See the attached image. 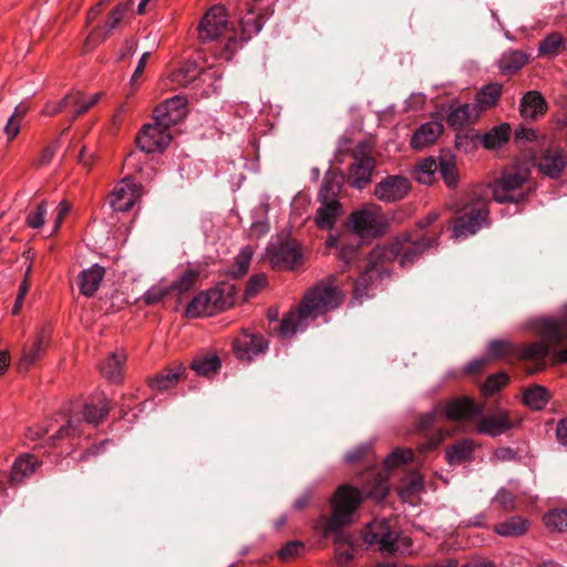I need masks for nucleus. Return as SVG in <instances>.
Returning a JSON list of instances; mask_svg holds the SVG:
<instances>
[{
  "label": "nucleus",
  "instance_id": "1",
  "mask_svg": "<svg viewBox=\"0 0 567 567\" xmlns=\"http://www.w3.org/2000/svg\"><path fill=\"white\" fill-rule=\"evenodd\" d=\"M361 502L360 491L350 485H341L334 493L332 515L323 527V535L333 537L339 565H347L353 558L354 546L351 537L343 532V527L352 523Z\"/></svg>",
  "mask_w": 567,
  "mask_h": 567
},
{
  "label": "nucleus",
  "instance_id": "2",
  "mask_svg": "<svg viewBox=\"0 0 567 567\" xmlns=\"http://www.w3.org/2000/svg\"><path fill=\"white\" fill-rule=\"evenodd\" d=\"M336 278L330 276L309 288L297 310L288 312L281 320L282 336L293 334L307 318H317L340 307L344 300L343 292L334 284Z\"/></svg>",
  "mask_w": 567,
  "mask_h": 567
},
{
  "label": "nucleus",
  "instance_id": "3",
  "mask_svg": "<svg viewBox=\"0 0 567 567\" xmlns=\"http://www.w3.org/2000/svg\"><path fill=\"white\" fill-rule=\"evenodd\" d=\"M426 244L420 238L413 239L411 235L398 236L389 246H378L370 252L365 271L354 282L353 298L361 302L368 296V288L373 279L374 272L382 271V264L399 259L402 267L411 265L419 258Z\"/></svg>",
  "mask_w": 567,
  "mask_h": 567
},
{
  "label": "nucleus",
  "instance_id": "4",
  "mask_svg": "<svg viewBox=\"0 0 567 567\" xmlns=\"http://www.w3.org/2000/svg\"><path fill=\"white\" fill-rule=\"evenodd\" d=\"M539 341L524 344L518 350L522 359L544 361L555 350L558 361L567 363V311L561 319L542 318L532 322Z\"/></svg>",
  "mask_w": 567,
  "mask_h": 567
},
{
  "label": "nucleus",
  "instance_id": "5",
  "mask_svg": "<svg viewBox=\"0 0 567 567\" xmlns=\"http://www.w3.org/2000/svg\"><path fill=\"white\" fill-rule=\"evenodd\" d=\"M485 405L470 396H455L447 401L445 413L452 421H468L478 417L477 431L489 436H498L513 429L516 423L505 410L483 415Z\"/></svg>",
  "mask_w": 567,
  "mask_h": 567
},
{
  "label": "nucleus",
  "instance_id": "6",
  "mask_svg": "<svg viewBox=\"0 0 567 567\" xmlns=\"http://www.w3.org/2000/svg\"><path fill=\"white\" fill-rule=\"evenodd\" d=\"M197 33L203 44L219 43L218 54L226 60H230L239 47L236 31L229 25L223 6H214L205 13L197 27Z\"/></svg>",
  "mask_w": 567,
  "mask_h": 567
},
{
  "label": "nucleus",
  "instance_id": "7",
  "mask_svg": "<svg viewBox=\"0 0 567 567\" xmlns=\"http://www.w3.org/2000/svg\"><path fill=\"white\" fill-rule=\"evenodd\" d=\"M363 540L369 546H377L382 555H404L412 546L411 538L404 536L396 519L374 518L363 532Z\"/></svg>",
  "mask_w": 567,
  "mask_h": 567
},
{
  "label": "nucleus",
  "instance_id": "8",
  "mask_svg": "<svg viewBox=\"0 0 567 567\" xmlns=\"http://www.w3.org/2000/svg\"><path fill=\"white\" fill-rule=\"evenodd\" d=\"M347 227L361 239L377 238L386 230V218L375 206L351 213Z\"/></svg>",
  "mask_w": 567,
  "mask_h": 567
},
{
  "label": "nucleus",
  "instance_id": "9",
  "mask_svg": "<svg viewBox=\"0 0 567 567\" xmlns=\"http://www.w3.org/2000/svg\"><path fill=\"white\" fill-rule=\"evenodd\" d=\"M527 179V173L513 169L505 172L493 185L494 199L501 204L524 202L527 194L522 190V187Z\"/></svg>",
  "mask_w": 567,
  "mask_h": 567
},
{
  "label": "nucleus",
  "instance_id": "10",
  "mask_svg": "<svg viewBox=\"0 0 567 567\" xmlns=\"http://www.w3.org/2000/svg\"><path fill=\"white\" fill-rule=\"evenodd\" d=\"M487 213V202L483 198H477L467 204L455 219L454 236L466 238L476 234L486 219Z\"/></svg>",
  "mask_w": 567,
  "mask_h": 567
},
{
  "label": "nucleus",
  "instance_id": "11",
  "mask_svg": "<svg viewBox=\"0 0 567 567\" xmlns=\"http://www.w3.org/2000/svg\"><path fill=\"white\" fill-rule=\"evenodd\" d=\"M446 406L447 402L445 404L440 403L435 411L422 415L417 421L416 431L424 436L423 441L417 444V450L421 454L437 447L446 436L443 430L435 426L439 414L449 419L445 413Z\"/></svg>",
  "mask_w": 567,
  "mask_h": 567
},
{
  "label": "nucleus",
  "instance_id": "12",
  "mask_svg": "<svg viewBox=\"0 0 567 567\" xmlns=\"http://www.w3.org/2000/svg\"><path fill=\"white\" fill-rule=\"evenodd\" d=\"M169 128L171 126L161 125L158 121H154L152 124H145L136 135V146L145 153L165 151L173 140Z\"/></svg>",
  "mask_w": 567,
  "mask_h": 567
},
{
  "label": "nucleus",
  "instance_id": "13",
  "mask_svg": "<svg viewBox=\"0 0 567 567\" xmlns=\"http://www.w3.org/2000/svg\"><path fill=\"white\" fill-rule=\"evenodd\" d=\"M354 159L349 171V184L357 188H363L371 182V175L375 167V159L370 154L369 146L360 143L352 152Z\"/></svg>",
  "mask_w": 567,
  "mask_h": 567
},
{
  "label": "nucleus",
  "instance_id": "14",
  "mask_svg": "<svg viewBox=\"0 0 567 567\" xmlns=\"http://www.w3.org/2000/svg\"><path fill=\"white\" fill-rule=\"evenodd\" d=\"M132 4L133 0H128L127 2L118 3L114 9H112L107 14L104 24L96 25L91 31L85 40V47H95L104 42L123 20L126 12L132 8Z\"/></svg>",
  "mask_w": 567,
  "mask_h": 567
},
{
  "label": "nucleus",
  "instance_id": "15",
  "mask_svg": "<svg viewBox=\"0 0 567 567\" xmlns=\"http://www.w3.org/2000/svg\"><path fill=\"white\" fill-rule=\"evenodd\" d=\"M186 114V100L182 96H174L155 107L153 118L158 121L161 125L172 127L181 123Z\"/></svg>",
  "mask_w": 567,
  "mask_h": 567
},
{
  "label": "nucleus",
  "instance_id": "16",
  "mask_svg": "<svg viewBox=\"0 0 567 567\" xmlns=\"http://www.w3.org/2000/svg\"><path fill=\"white\" fill-rule=\"evenodd\" d=\"M142 186L130 183L127 178L118 183L109 196L110 206L116 212L130 210L142 196Z\"/></svg>",
  "mask_w": 567,
  "mask_h": 567
},
{
  "label": "nucleus",
  "instance_id": "17",
  "mask_svg": "<svg viewBox=\"0 0 567 567\" xmlns=\"http://www.w3.org/2000/svg\"><path fill=\"white\" fill-rule=\"evenodd\" d=\"M270 262L274 267L293 268L300 262L302 255L295 239H286L269 249Z\"/></svg>",
  "mask_w": 567,
  "mask_h": 567
},
{
  "label": "nucleus",
  "instance_id": "18",
  "mask_svg": "<svg viewBox=\"0 0 567 567\" xmlns=\"http://www.w3.org/2000/svg\"><path fill=\"white\" fill-rule=\"evenodd\" d=\"M411 188L410 181L404 176H388L374 189V195L383 202H398L404 198Z\"/></svg>",
  "mask_w": 567,
  "mask_h": 567
},
{
  "label": "nucleus",
  "instance_id": "19",
  "mask_svg": "<svg viewBox=\"0 0 567 567\" xmlns=\"http://www.w3.org/2000/svg\"><path fill=\"white\" fill-rule=\"evenodd\" d=\"M102 95L103 93L99 92L94 95L86 96L82 91H72L59 102V110H70L72 113L70 123H73L78 117L93 107Z\"/></svg>",
  "mask_w": 567,
  "mask_h": 567
},
{
  "label": "nucleus",
  "instance_id": "20",
  "mask_svg": "<svg viewBox=\"0 0 567 567\" xmlns=\"http://www.w3.org/2000/svg\"><path fill=\"white\" fill-rule=\"evenodd\" d=\"M567 165V154L560 147H549L542 152L537 166L550 178H558Z\"/></svg>",
  "mask_w": 567,
  "mask_h": 567
},
{
  "label": "nucleus",
  "instance_id": "21",
  "mask_svg": "<svg viewBox=\"0 0 567 567\" xmlns=\"http://www.w3.org/2000/svg\"><path fill=\"white\" fill-rule=\"evenodd\" d=\"M267 347L268 342L261 334L245 333L233 343V350L240 361H250L254 355L265 352Z\"/></svg>",
  "mask_w": 567,
  "mask_h": 567
},
{
  "label": "nucleus",
  "instance_id": "22",
  "mask_svg": "<svg viewBox=\"0 0 567 567\" xmlns=\"http://www.w3.org/2000/svg\"><path fill=\"white\" fill-rule=\"evenodd\" d=\"M218 302V293L213 291V289L200 292L188 303L186 313L189 317L213 316L221 311L217 307Z\"/></svg>",
  "mask_w": 567,
  "mask_h": 567
},
{
  "label": "nucleus",
  "instance_id": "23",
  "mask_svg": "<svg viewBox=\"0 0 567 567\" xmlns=\"http://www.w3.org/2000/svg\"><path fill=\"white\" fill-rule=\"evenodd\" d=\"M47 342L43 333L29 340L22 349L21 358L18 362L20 372L28 371L45 352Z\"/></svg>",
  "mask_w": 567,
  "mask_h": 567
},
{
  "label": "nucleus",
  "instance_id": "24",
  "mask_svg": "<svg viewBox=\"0 0 567 567\" xmlns=\"http://www.w3.org/2000/svg\"><path fill=\"white\" fill-rule=\"evenodd\" d=\"M104 275L105 269L99 264L93 265L89 269L82 270L76 278L80 292L87 298L93 297L99 289Z\"/></svg>",
  "mask_w": 567,
  "mask_h": 567
},
{
  "label": "nucleus",
  "instance_id": "25",
  "mask_svg": "<svg viewBox=\"0 0 567 567\" xmlns=\"http://www.w3.org/2000/svg\"><path fill=\"white\" fill-rule=\"evenodd\" d=\"M319 200L320 206L317 209L315 223L317 227L322 230L331 229L341 213V205L338 200H328L324 198H319Z\"/></svg>",
  "mask_w": 567,
  "mask_h": 567
},
{
  "label": "nucleus",
  "instance_id": "26",
  "mask_svg": "<svg viewBox=\"0 0 567 567\" xmlns=\"http://www.w3.org/2000/svg\"><path fill=\"white\" fill-rule=\"evenodd\" d=\"M443 125L441 122L432 121L421 125L413 134L411 146L414 150H422L425 146L434 143L442 134Z\"/></svg>",
  "mask_w": 567,
  "mask_h": 567
},
{
  "label": "nucleus",
  "instance_id": "27",
  "mask_svg": "<svg viewBox=\"0 0 567 567\" xmlns=\"http://www.w3.org/2000/svg\"><path fill=\"white\" fill-rule=\"evenodd\" d=\"M40 465L33 455L18 457L11 468L10 482L12 485L20 484L25 477L32 475Z\"/></svg>",
  "mask_w": 567,
  "mask_h": 567
},
{
  "label": "nucleus",
  "instance_id": "28",
  "mask_svg": "<svg viewBox=\"0 0 567 567\" xmlns=\"http://www.w3.org/2000/svg\"><path fill=\"white\" fill-rule=\"evenodd\" d=\"M547 109L545 99L537 91L527 92L520 102V114L525 118H535Z\"/></svg>",
  "mask_w": 567,
  "mask_h": 567
},
{
  "label": "nucleus",
  "instance_id": "29",
  "mask_svg": "<svg viewBox=\"0 0 567 567\" xmlns=\"http://www.w3.org/2000/svg\"><path fill=\"white\" fill-rule=\"evenodd\" d=\"M344 175L341 171L330 168L323 179V184L319 192V198L338 200L337 196L342 188Z\"/></svg>",
  "mask_w": 567,
  "mask_h": 567
},
{
  "label": "nucleus",
  "instance_id": "30",
  "mask_svg": "<svg viewBox=\"0 0 567 567\" xmlns=\"http://www.w3.org/2000/svg\"><path fill=\"white\" fill-rule=\"evenodd\" d=\"M109 413V402L105 396L92 399L83 405L82 414L84 421L97 425L102 422Z\"/></svg>",
  "mask_w": 567,
  "mask_h": 567
},
{
  "label": "nucleus",
  "instance_id": "31",
  "mask_svg": "<svg viewBox=\"0 0 567 567\" xmlns=\"http://www.w3.org/2000/svg\"><path fill=\"white\" fill-rule=\"evenodd\" d=\"M480 116V110L476 104H463L451 112L447 116V123L454 128L471 124Z\"/></svg>",
  "mask_w": 567,
  "mask_h": 567
},
{
  "label": "nucleus",
  "instance_id": "32",
  "mask_svg": "<svg viewBox=\"0 0 567 567\" xmlns=\"http://www.w3.org/2000/svg\"><path fill=\"white\" fill-rule=\"evenodd\" d=\"M185 372V367L181 363L165 369L150 381V385L155 390H167L176 384Z\"/></svg>",
  "mask_w": 567,
  "mask_h": 567
},
{
  "label": "nucleus",
  "instance_id": "33",
  "mask_svg": "<svg viewBox=\"0 0 567 567\" xmlns=\"http://www.w3.org/2000/svg\"><path fill=\"white\" fill-rule=\"evenodd\" d=\"M528 522L520 516H513L494 526V530L505 537H518L526 533Z\"/></svg>",
  "mask_w": 567,
  "mask_h": 567
},
{
  "label": "nucleus",
  "instance_id": "34",
  "mask_svg": "<svg viewBox=\"0 0 567 567\" xmlns=\"http://www.w3.org/2000/svg\"><path fill=\"white\" fill-rule=\"evenodd\" d=\"M221 367L218 355H198L193 359L190 369L198 375L209 377L215 374Z\"/></svg>",
  "mask_w": 567,
  "mask_h": 567
},
{
  "label": "nucleus",
  "instance_id": "35",
  "mask_svg": "<svg viewBox=\"0 0 567 567\" xmlns=\"http://www.w3.org/2000/svg\"><path fill=\"white\" fill-rule=\"evenodd\" d=\"M501 93L502 85L498 83H491L483 86L476 94V105L480 112L496 105Z\"/></svg>",
  "mask_w": 567,
  "mask_h": 567
},
{
  "label": "nucleus",
  "instance_id": "36",
  "mask_svg": "<svg viewBox=\"0 0 567 567\" xmlns=\"http://www.w3.org/2000/svg\"><path fill=\"white\" fill-rule=\"evenodd\" d=\"M125 357L118 353H112L101 364L102 374L112 382H118L122 378L123 362Z\"/></svg>",
  "mask_w": 567,
  "mask_h": 567
},
{
  "label": "nucleus",
  "instance_id": "37",
  "mask_svg": "<svg viewBox=\"0 0 567 567\" xmlns=\"http://www.w3.org/2000/svg\"><path fill=\"white\" fill-rule=\"evenodd\" d=\"M509 133L511 126L508 124H501L481 136L478 143H483L486 148H496L508 141Z\"/></svg>",
  "mask_w": 567,
  "mask_h": 567
},
{
  "label": "nucleus",
  "instance_id": "38",
  "mask_svg": "<svg viewBox=\"0 0 567 567\" xmlns=\"http://www.w3.org/2000/svg\"><path fill=\"white\" fill-rule=\"evenodd\" d=\"M549 398L548 390L542 385H534L533 388L526 389L523 394L524 403L534 410L544 409Z\"/></svg>",
  "mask_w": 567,
  "mask_h": 567
},
{
  "label": "nucleus",
  "instance_id": "39",
  "mask_svg": "<svg viewBox=\"0 0 567 567\" xmlns=\"http://www.w3.org/2000/svg\"><path fill=\"white\" fill-rule=\"evenodd\" d=\"M473 450V442L463 440L446 450V458L450 464H461L471 457Z\"/></svg>",
  "mask_w": 567,
  "mask_h": 567
},
{
  "label": "nucleus",
  "instance_id": "40",
  "mask_svg": "<svg viewBox=\"0 0 567 567\" xmlns=\"http://www.w3.org/2000/svg\"><path fill=\"white\" fill-rule=\"evenodd\" d=\"M199 66L195 61L186 62L181 69L172 73V81L182 86H187L199 75Z\"/></svg>",
  "mask_w": 567,
  "mask_h": 567
},
{
  "label": "nucleus",
  "instance_id": "41",
  "mask_svg": "<svg viewBox=\"0 0 567 567\" xmlns=\"http://www.w3.org/2000/svg\"><path fill=\"white\" fill-rule=\"evenodd\" d=\"M565 47L564 38L560 33H550L544 40L540 41L538 53L543 56L556 55L561 48Z\"/></svg>",
  "mask_w": 567,
  "mask_h": 567
},
{
  "label": "nucleus",
  "instance_id": "42",
  "mask_svg": "<svg viewBox=\"0 0 567 567\" xmlns=\"http://www.w3.org/2000/svg\"><path fill=\"white\" fill-rule=\"evenodd\" d=\"M544 523L551 532L563 533L567 530V511L553 509L544 516Z\"/></svg>",
  "mask_w": 567,
  "mask_h": 567
},
{
  "label": "nucleus",
  "instance_id": "43",
  "mask_svg": "<svg viewBox=\"0 0 567 567\" xmlns=\"http://www.w3.org/2000/svg\"><path fill=\"white\" fill-rule=\"evenodd\" d=\"M508 375L504 372L489 375L481 385V392L484 396H492L499 392L507 383Z\"/></svg>",
  "mask_w": 567,
  "mask_h": 567
},
{
  "label": "nucleus",
  "instance_id": "44",
  "mask_svg": "<svg viewBox=\"0 0 567 567\" xmlns=\"http://www.w3.org/2000/svg\"><path fill=\"white\" fill-rule=\"evenodd\" d=\"M218 293V305L217 307L223 311L227 308L234 306L236 302V293L237 289L234 285H229L226 282L220 284L216 288L213 289Z\"/></svg>",
  "mask_w": 567,
  "mask_h": 567
},
{
  "label": "nucleus",
  "instance_id": "45",
  "mask_svg": "<svg viewBox=\"0 0 567 567\" xmlns=\"http://www.w3.org/2000/svg\"><path fill=\"white\" fill-rule=\"evenodd\" d=\"M437 216L439 215L436 213H430L423 220L419 221L417 229L415 230V233H408L409 235H411L413 239L420 238V240L426 244L424 249H427L436 245L437 239L427 237V235L423 233V229L431 226L437 219ZM405 234L406 233H404L403 235ZM424 251L425 250H423L421 254H423Z\"/></svg>",
  "mask_w": 567,
  "mask_h": 567
},
{
  "label": "nucleus",
  "instance_id": "46",
  "mask_svg": "<svg viewBox=\"0 0 567 567\" xmlns=\"http://www.w3.org/2000/svg\"><path fill=\"white\" fill-rule=\"evenodd\" d=\"M413 458H414V453L411 449H395L384 460L383 465L386 471H391L401 464H406V463L412 462Z\"/></svg>",
  "mask_w": 567,
  "mask_h": 567
},
{
  "label": "nucleus",
  "instance_id": "47",
  "mask_svg": "<svg viewBox=\"0 0 567 567\" xmlns=\"http://www.w3.org/2000/svg\"><path fill=\"white\" fill-rule=\"evenodd\" d=\"M447 186H455L457 183V171L452 156H443L439 161L437 169Z\"/></svg>",
  "mask_w": 567,
  "mask_h": 567
},
{
  "label": "nucleus",
  "instance_id": "48",
  "mask_svg": "<svg viewBox=\"0 0 567 567\" xmlns=\"http://www.w3.org/2000/svg\"><path fill=\"white\" fill-rule=\"evenodd\" d=\"M527 58L520 51H513L508 54H504L501 59V69L504 72H515L524 66Z\"/></svg>",
  "mask_w": 567,
  "mask_h": 567
},
{
  "label": "nucleus",
  "instance_id": "49",
  "mask_svg": "<svg viewBox=\"0 0 567 567\" xmlns=\"http://www.w3.org/2000/svg\"><path fill=\"white\" fill-rule=\"evenodd\" d=\"M252 257V250L249 247H245L235 258V264L231 269V275L235 278H240L247 274L250 260Z\"/></svg>",
  "mask_w": 567,
  "mask_h": 567
},
{
  "label": "nucleus",
  "instance_id": "50",
  "mask_svg": "<svg viewBox=\"0 0 567 567\" xmlns=\"http://www.w3.org/2000/svg\"><path fill=\"white\" fill-rule=\"evenodd\" d=\"M197 278V272L194 270H186L178 280L169 286L171 292H177L178 295L189 291Z\"/></svg>",
  "mask_w": 567,
  "mask_h": 567
},
{
  "label": "nucleus",
  "instance_id": "51",
  "mask_svg": "<svg viewBox=\"0 0 567 567\" xmlns=\"http://www.w3.org/2000/svg\"><path fill=\"white\" fill-rule=\"evenodd\" d=\"M480 138L481 135L478 133H475L474 131L458 132L455 138V146L458 150L468 152L476 147Z\"/></svg>",
  "mask_w": 567,
  "mask_h": 567
},
{
  "label": "nucleus",
  "instance_id": "52",
  "mask_svg": "<svg viewBox=\"0 0 567 567\" xmlns=\"http://www.w3.org/2000/svg\"><path fill=\"white\" fill-rule=\"evenodd\" d=\"M47 213V202L42 200L34 212L28 214L27 224L34 229L41 228L44 225Z\"/></svg>",
  "mask_w": 567,
  "mask_h": 567
},
{
  "label": "nucleus",
  "instance_id": "53",
  "mask_svg": "<svg viewBox=\"0 0 567 567\" xmlns=\"http://www.w3.org/2000/svg\"><path fill=\"white\" fill-rule=\"evenodd\" d=\"M512 352H513L512 344H509L505 341H501V340L493 341L488 348L489 357L493 359L504 358Z\"/></svg>",
  "mask_w": 567,
  "mask_h": 567
},
{
  "label": "nucleus",
  "instance_id": "54",
  "mask_svg": "<svg viewBox=\"0 0 567 567\" xmlns=\"http://www.w3.org/2000/svg\"><path fill=\"white\" fill-rule=\"evenodd\" d=\"M267 282V278L265 275H254L246 284L245 289V299H249L255 296L261 287H264Z\"/></svg>",
  "mask_w": 567,
  "mask_h": 567
},
{
  "label": "nucleus",
  "instance_id": "55",
  "mask_svg": "<svg viewBox=\"0 0 567 567\" xmlns=\"http://www.w3.org/2000/svg\"><path fill=\"white\" fill-rule=\"evenodd\" d=\"M493 502L505 511H512L515 508L516 498L509 491L499 489Z\"/></svg>",
  "mask_w": 567,
  "mask_h": 567
},
{
  "label": "nucleus",
  "instance_id": "56",
  "mask_svg": "<svg viewBox=\"0 0 567 567\" xmlns=\"http://www.w3.org/2000/svg\"><path fill=\"white\" fill-rule=\"evenodd\" d=\"M169 293H172L169 287H152L145 292L143 300L147 305H155Z\"/></svg>",
  "mask_w": 567,
  "mask_h": 567
},
{
  "label": "nucleus",
  "instance_id": "57",
  "mask_svg": "<svg viewBox=\"0 0 567 567\" xmlns=\"http://www.w3.org/2000/svg\"><path fill=\"white\" fill-rule=\"evenodd\" d=\"M303 547V544L297 540L287 543L280 550L279 557L282 560H289L296 557L299 550Z\"/></svg>",
  "mask_w": 567,
  "mask_h": 567
},
{
  "label": "nucleus",
  "instance_id": "58",
  "mask_svg": "<svg viewBox=\"0 0 567 567\" xmlns=\"http://www.w3.org/2000/svg\"><path fill=\"white\" fill-rule=\"evenodd\" d=\"M537 134L534 130L527 127H519L515 131V142L518 146H522L526 141H535Z\"/></svg>",
  "mask_w": 567,
  "mask_h": 567
},
{
  "label": "nucleus",
  "instance_id": "59",
  "mask_svg": "<svg viewBox=\"0 0 567 567\" xmlns=\"http://www.w3.org/2000/svg\"><path fill=\"white\" fill-rule=\"evenodd\" d=\"M379 482L373 491L370 492L371 496L381 501L383 499L389 492V486L386 484V477H384L380 472L378 473Z\"/></svg>",
  "mask_w": 567,
  "mask_h": 567
},
{
  "label": "nucleus",
  "instance_id": "60",
  "mask_svg": "<svg viewBox=\"0 0 567 567\" xmlns=\"http://www.w3.org/2000/svg\"><path fill=\"white\" fill-rule=\"evenodd\" d=\"M72 425L64 424L62 425L55 434L49 437L52 445H55L56 441L63 440L65 437H73L75 436L72 432Z\"/></svg>",
  "mask_w": 567,
  "mask_h": 567
},
{
  "label": "nucleus",
  "instance_id": "61",
  "mask_svg": "<svg viewBox=\"0 0 567 567\" xmlns=\"http://www.w3.org/2000/svg\"><path fill=\"white\" fill-rule=\"evenodd\" d=\"M19 130H20V121L16 120L14 116H10L6 124V127H4V132L8 136V140L9 141L13 140L17 136V134L19 133Z\"/></svg>",
  "mask_w": 567,
  "mask_h": 567
},
{
  "label": "nucleus",
  "instance_id": "62",
  "mask_svg": "<svg viewBox=\"0 0 567 567\" xmlns=\"http://www.w3.org/2000/svg\"><path fill=\"white\" fill-rule=\"evenodd\" d=\"M417 168L421 172L435 174V172L439 169V162L432 157L424 158L419 162Z\"/></svg>",
  "mask_w": 567,
  "mask_h": 567
},
{
  "label": "nucleus",
  "instance_id": "63",
  "mask_svg": "<svg viewBox=\"0 0 567 567\" xmlns=\"http://www.w3.org/2000/svg\"><path fill=\"white\" fill-rule=\"evenodd\" d=\"M487 361L486 358L474 360L465 367V372L467 374H478L484 370Z\"/></svg>",
  "mask_w": 567,
  "mask_h": 567
},
{
  "label": "nucleus",
  "instance_id": "64",
  "mask_svg": "<svg viewBox=\"0 0 567 567\" xmlns=\"http://www.w3.org/2000/svg\"><path fill=\"white\" fill-rule=\"evenodd\" d=\"M556 436L561 444L567 445V416L558 422Z\"/></svg>",
  "mask_w": 567,
  "mask_h": 567
}]
</instances>
